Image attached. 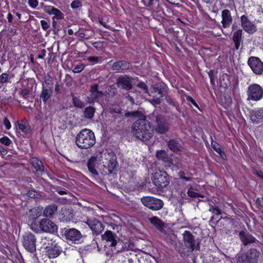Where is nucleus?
<instances>
[{"label": "nucleus", "instance_id": "nucleus-13", "mask_svg": "<svg viewBox=\"0 0 263 263\" xmlns=\"http://www.w3.org/2000/svg\"><path fill=\"white\" fill-rule=\"evenodd\" d=\"M82 236L80 232L76 229H71L67 232V243H79L81 241Z\"/></svg>", "mask_w": 263, "mask_h": 263}, {"label": "nucleus", "instance_id": "nucleus-3", "mask_svg": "<svg viewBox=\"0 0 263 263\" xmlns=\"http://www.w3.org/2000/svg\"><path fill=\"white\" fill-rule=\"evenodd\" d=\"M96 143L93 132L89 129L81 130L76 138V144L81 148L87 149L91 147Z\"/></svg>", "mask_w": 263, "mask_h": 263}, {"label": "nucleus", "instance_id": "nucleus-30", "mask_svg": "<svg viewBox=\"0 0 263 263\" xmlns=\"http://www.w3.org/2000/svg\"><path fill=\"white\" fill-rule=\"evenodd\" d=\"M57 210V206L52 204L47 206L43 212L44 216L46 217H51Z\"/></svg>", "mask_w": 263, "mask_h": 263}, {"label": "nucleus", "instance_id": "nucleus-48", "mask_svg": "<svg viewBox=\"0 0 263 263\" xmlns=\"http://www.w3.org/2000/svg\"><path fill=\"white\" fill-rule=\"evenodd\" d=\"M4 124L6 127V129H10L11 127V124L9 120L7 118H5L4 119Z\"/></svg>", "mask_w": 263, "mask_h": 263}, {"label": "nucleus", "instance_id": "nucleus-49", "mask_svg": "<svg viewBox=\"0 0 263 263\" xmlns=\"http://www.w3.org/2000/svg\"><path fill=\"white\" fill-rule=\"evenodd\" d=\"M89 62L93 63H98L99 62V58L97 57H90L87 58Z\"/></svg>", "mask_w": 263, "mask_h": 263}, {"label": "nucleus", "instance_id": "nucleus-20", "mask_svg": "<svg viewBox=\"0 0 263 263\" xmlns=\"http://www.w3.org/2000/svg\"><path fill=\"white\" fill-rule=\"evenodd\" d=\"M241 21L242 27L246 32L252 33L255 31L256 27L255 25L245 15L241 16Z\"/></svg>", "mask_w": 263, "mask_h": 263}, {"label": "nucleus", "instance_id": "nucleus-42", "mask_svg": "<svg viewBox=\"0 0 263 263\" xmlns=\"http://www.w3.org/2000/svg\"><path fill=\"white\" fill-rule=\"evenodd\" d=\"M187 195L191 197H197L200 196L199 194L195 192L192 188H190L188 190Z\"/></svg>", "mask_w": 263, "mask_h": 263}, {"label": "nucleus", "instance_id": "nucleus-26", "mask_svg": "<svg viewBox=\"0 0 263 263\" xmlns=\"http://www.w3.org/2000/svg\"><path fill=\"white\" fill-rule=\"evenodd\" d=\"M98 85H93L91 87V97L95 99H100L104 95L103 92L98 90Z\"/></svg>", "mask_w": 263, "mask_h": 263}, {"label": "nucleus", "instance_id": "nucleus-40", "mask_svg": "<svg viewBox=\"0 0 263 263\" xmlns=\"http://www.w3.org/2000/svg\"><path fill=\"white\" fill-rule=\"evenodd\" d=\"M0 142L7 146H8L11 144V140L7 137H4L1 138Z\"/></svg>", "mask_w": 263, "mask_h": 263}, {"label": "nucleus", "instance_id": "nucleus-32", "mask_svg": "<svg viewBox=\"0 0 263 263\" xmlns=\"http://www.w3.org/2000/svg\"><path fill=\"white\" fill-rule=\"evenodd\" d=\"M126 117L134 118H144L145 116L139 111H128L125 114Z\"/></svg>", "mask_w": 263, "mask_h": 263}, {"label": "nucleus", "instance_id": "nucleus-31", "mask_svg": "<svg viewBox=\"0 0 263 263\" xmlns=\"http://www.w3.org/2000/svg\"><path fill=\"white\" fill-rule=\"evenodd\" d=\"M52 93V91L51 89L46 88L44 87H43L41 97L44 103H46L47 101L50 98Z\"/></svg>", "mask_w": 263, "mask_h": 263}, {"label": "nucleus", "instance_id": "nucleus-28", "mask_svg": "<svg viewBox=\"0 0 263 263\" xmlns=\"http://www.w3.org/2000/svg\"><path fill=\"white\" fill-rule=\"evenodd\" d=\"M30 162L33 167L35 169L36 171L40 172H42L43 171L44 167L42 162L38 159L36 158H32L30 160Z\"/></svg>", "mask_w": 263, "mask_h": 263}, {"label": "nucleus", "instance_id": "nucleus-54", "mask_svg": "<svg viewBox=\"0 0 263 263\" xmlns=\"http://www.w3.org/2000/svg\"><path fill=\"white\" fill-rule=\"evenodd\" d=\"M187 100L191 101V102L196 107H198V106L197 105V104L196 103V102L195 101V100L194 99H193L191 97H189L187 98Z\"/></svg>", "mask_w": 263, "mask_h": 263}, {"label": "nucleus", "instance_id": "nucleus-63", "mask_svg": "<svg viewBox=\"0 0 263 263\" xmlns=\"http://www.w3.org/2000/svg\"><path fill=\"white\" fill-rule=\"evenodd\" d=\"M166 100H167V102L169 104H173V101L171 99H167Z\"/></svg>", "mask_w": 263, "mask_h": 263}, {"label": "nucleus", "instance_id": "nucleus-56", "mask_svg": "<svg viewBox=\"0 0 263 263\" xmlns=\"http://www.w3.org/2000/svg\"><path fill=\"white\" fill-rule=\"evenodd\" d=\"M29 90L27 89H24L22 90V95L24 96H26L28 94Z\"/></svg>", "mask_w": 263, "mask_h": 263}, {"label": "nucleus", "instance_id": "nucleus-15", "mask_svg": "<svg viewBox=\"0 0 263 263\" xmlns=\"http://www.w3.org/2000/svg\"><path fill=\"white\" fill-rule=\"evenodd\" d=\"M85 223L89 227L93 233L97 234L101 232L104 229L102 224L96 219H88Z\"/></svg>", "mask_w": 263, "mask_h": 263}, {"label": "nucleus", "instance_id": "nucleus-61", "mask_svg": "<svg viewBox=\"0 0 263 263\" xmlns=\"http://www.w3.org/2000/svg\"><path fill=\"white\" fill-rule=\"evenodd\" d=\"M168 3L171 4H174L177 2L178 0H166Z\"/></svg>", "mask_w": 263, "mask_h": 263}, {"label": "nucleus", "instance_id": "nucleus-41", "mask_svg": "<svg viewBox=\"0 0 263 263\" xmlns=\"http://www.w3.org/2000/svg\"><path fill=\"white\" fill-rule=\"evenodd\" d=\"M209 211L216 215H219L221 214V212L218 208L211 205L210 206Z\"/></svg>", "mask_w": 263, "mask_h": 263}, {"label": "nucleus", "instance_id": "nucleus-25", "mask_svg": "<svg viewBox=\"0 0 263 263\" xmlns=\"http://www.w3.org/2000/svg\"><path fill=\"white\" fill-rule=\"evenodd\" d=\"M239 235L241 241L245 245L255 241V238L251 235L246 234L243 232H240Z\"/></svg>", "mask_w": 263, "mask_h": 263}, {"label": "nucleus", "instance_id": "nucleus-55", "mask_svg": "<svg viewBox=\"0 0 263 263\" xmlns=\"http://www.w3.org/2000/svg\"><path fill=\"white\" fill-rule=\"evenodd\" d=\"M7 19H8V22L9 23H12V22L13 21V16H12V15L10 13H9L8 14Z\"/></svg>", "mask_w": 263, "mask_h": 263}, {"label": "nucleus", "instance_id": "nucleus-14", "mask_svg": "<svg viewBox=\"0 0 263 263\" xmlns=\"http://www.w3.org/2000/svg\"><path fill=\"white\" fill-rule=\"evenodd\" d=\"M156 157L157 159L160 160H162L165 163H167V166L171 167L172 169H176L178 167L175 163L174 162V161L170 159L167 155L166 153L163 150H159L156 152Z\"/></svg>", "mask_w": 263, "mask_h": 263}, {"label": "nucleus", "instance_id": "nucleus-57", "mask_svg": "<svg viewBox=\"0 0 263 263\" xmlns=\"http://www.w3.org/2000/svg\"><path fill=\"white\" fill-rule=\"evenodd\" d=\"M7 153V151L6 149L3 148L2 150H0V155L2 156H5Z\"/></svg>", "mask_w": 263, "mask_h": 263}, {"label": "nucleus", "instance_id": "nucleus-58", "mask_svg": "<svg viewBox=\"0 0 263 263\" xmlns=\"http://www.w3.org/2000/svg\"><path fill=\"white\" fill-rule=\"evenodd\" d=\"M256 202L260 204H261V203H263V196L261 198H258L256 199Z\"/></svg>", "mask_w": 263, "mask_h": 263}, {"label": "nucleus", "instance_id": "nucleus-8", "mask_svg": "<svg viewBox=\"0 0 263 263\" xmlns=\"http://www.w3.org/2000/svg\"><path fill=\"white\" fill-rule=\"evenodd\" d=\"M247 93L248 99L257 101L263 97V89L258 84H253L249 86Z\"/></svg>", "mask_w": 263, "mask_h": 263}, {"label": "nucleus", "instance_id": "nucleus-2", "mask_svg": "<svg viewBox=\"0 0 263 263\" xmlns=\"http://www.w3.org/2000/svg\"><path fill=\"white\" fill-rule=\"evenodd\" d=\"M152 125L146 120L145 117L137 119L132 127V133L136 138L146 141L152 136Z\"/></svg>", "mask_w": 263, "mask_h": 263}, {"label": "nucleus", "instance_id": "nucleus-53", "mask_svg": "<svg viewBox=\"0 0 263 263\" xmlns=\"http://www.w3.org/2000/svg\"><path fill=\"white\" fill-rule=\"evenodd\" d=\"M125 97L130 102L131 104H134L135 103L134 99L130 97L128 93L125 94Z\"/></svg>", "mask_w": 263, "mask_h": 263}, {"label": "nucleus", "instance_id": "nucleus-34", "mask_svg": "<svg viewBox=\"0 0 263 263\" xmlns=\"http://www.w3.org/2000/svg\"><path fill=\"white\" fill-rule=\"evenodd\" d=\"M212 146L213 148L220 155L222 159H225L226 158L224 152L221 149L219 144L216 143L212 142Z\"/></svg>", "mask_w": 263, "mask_h": 263}, {"label": "nucleus", "instance_id": "nucleus-18", "mask_svg": "<svg viewBox=\"0 0 263 263\" xmlns=\"http://www.w3.org/2000/svg\"><path fill=\"white\" fill-rule=\"evenodd\" d=\"M157 126L155 128L156 132L159 134H165L170 129L168 123L163 119L157 118Z\"/></svg>", "mask_w": 263, "mask_h": 263}, {"label": "nucleus", "instance_id": "nucleus-10", "mask_svg": "<svg viewBox=\"0 0 263 263\" xmlns=\"http://www.w3.org/2000/svg\"><path fill=\"white\" fill-rule=\"evenodd\" d=\"M248 64L255 74H261L262 73L263 63L258 58L255 57H250L248 60Z\"/></svg>", "mask_w": 263, "mask_h": 263}, {"label": "nucleus", "instance_id": "nucleus-39", "mask_svg": "<svg viewBox=\"0 0 263 263\" xmlns=\"http://www.w3.org/2000/svg\"><path fill=\"white\" fill-rule=\"evenodd\" d=\"M82 7V4L79 0H74L71 4V7L72 9H77Z\"/></svg>", "mask_w": 263, "mask_h": 263}, {"label": "nucleus", "instance_id": "nucleus-37", "mask_svg": "<svg viewBox=\"0 0 263 263\" xmlns=\"http://www.w3.org/2000/svg\"><path fill=\"white\" fill-rule=\"evenodd\" d=\"M30 212L33 216V218L36 219L40 217L42 215V210L38 209H32L30 211Z\"/></svg>", "mask_w": 263, "mask_h": 263}, {"label": "nucleus", "instance_id": "nucleus-46", "mask_svg": "<svg viewBox=\"0 0 263 263\" xmlns=\"http://www.w3.org/2000/svg\"><path fill=\"white\" fill-rule=\"evenodd\" d=\"M41 25L44 30H47L50 27L49 23L45 20L41 21Z\"/></svg>", "mask_w": 263, "mask_h": 263}, {"label": "nucleus", "instance_id": "nucleus-50", "mask_svg": "<svg viewBox=\"0 0 263 263\" xmlns=\"http://www.w3.org/2000/svg\"><path fill=\"white\" fill-rule=\"evenodd\" d=\"M92 45L93 46V47L97 49L98 50H99L101 48V47L102 46V44L101 42H96L93 43Z\"/></svg>", "mask_w": 263, "mask_h": 263}, {"label": "nucleus", "instance_id": "nucleus-29", "mask_svg": "<svg viewBox=\"0 0 263 263\" xmlns=\"http://www.w3.org/2000/svg\"><path fill=\"white\" fill-rule=\"evenodd\" d=\"M150 222L153 224L158 230L162 231L164 224L158 217L154 216L149 218Z\"/></svg>", "mask_w": 263, "mask_h": 263}, {"label": "nucleus", "instance_id": "nucleus-27", "mask_svg": "<svg viewBox=\"0 0 263 263\" xmlns=\"http://www.w3.org/2000/svg\"><path fill=\"white\" fill-rule=\"evenodd\" d=\"M241 36H242V30H238L235 32H234L233 36V40L235 43V46L236 49H238L241 41Z\"/></svg>", "mask_w": 263, "mask_h": 263}, {"label": "nucleus", "instance_id": "nucleus-45", "mask_svg": "<svg viewBox=\"0 0 263 263\" xmlns=\"http://www.w3.org/2000/svg\"><path fill=\"white\" fill-rule=\"evenodd\" d=\"M84 68V65L83 64H80L77 66H76L73 69V72L74 73H79L81 72Z\"/></svg>", "mask_w": 263, "mask_h": 263}, {"label": "nucleus", "instance_id": "nucleus-11", "mask_svg": "<svg viewBox=\"0 0 263 263\" xmlns=\"http://www.w3.org/2000/svg\"><path fill=\"white\" fill-rule=\"evenodd\" d=\"M163 89L161 87L154 86L149 96L152 97L150 102L153 104H158L160 103V99L164 95Z\"/></svg>", "mask_w": 263, "mask_h": 263}, {"label": "nucleus", "instance_id": "nucleus-16", "mask_svg": "<svg viewBox=\"0 0 263 263\" xmlns=\"http://www.w3.org/2000/svg\"><path fill=\"white\" fill-rule=\"evenodd\" d=\"M45 249H46V254L49 258H54L60 254L59 247L52 241L48 245L46 246Z\"/></svg>", "mask_w": 263, "mask_h": 263}, {"label": "nucleus", "instance_id": "nucleus-52", "mask_svg": "<svg viewBox=\"0 0 263 263\" xmlns=\"http://www.w3.org/2000/svg\"><path fill=\"white\" fill-rule=\"evenodd\" d=\"M27 195L30 198H34L36 195V192L33 190L29 191L27 192Z\"/></svg>", "mask_w": 263, "mask_h": 263}, {"label": "nucleus", "instance_id": "nucleus-59", "mask_svg": "<svg viewBox=\"0 0 263 263\" xmlns=\"http://www.w3.org/2000/svg\"><path fill=\"white\" fill-rule=\"evenodd\" d=\"M176 239V236L175 235H173L172 236H171V240H172V245H175V243H174V242L175 241V240Z\"/></svg>", "mask_w": 263, "mask_h": 263}, {"label": "nucleus", "instance_id": "nucleus-36", "mask_svg": "<svg viewBox=\"0 0 263 263\" xmlns=\"http://www.w3.org/2000/svg\"><path fill=\"white\" fill-rule=\"evenodd\" d=\"M19 129L23 133H26L29 130L27 123L21 122L18 123Z\"/></svg>", "mask_w": 263, "mask_h": 263}, {"label": "nucleus", "instance_id": "nucleus-60", "mask_svg": "<svg viewBox=\"0 0 263 263\" xmlns=\"http://www.w3.org/2000/svg\"><path fill=\"white\" fill-rule=\"evenodd\" d=\"M256 175L258 176L263 178V172H262L257 171L256 172Z\"/></svg>", "mask_w": 263, "mask_h": 263}, {"label": "nucleus", "instance_id": "nucleus-7", "mask_svg": "<svg viewBox=\"0 0 263 263\" xmlns=\"http://www.w3.org/2000/svg\"><path fill=\"white\" fill-rule=\"evenodd\" d=\"M141 201L144 206L154 211L160 210L163 205L162 200L153 197H143L141 198Z\"/></svg>", "mask_w": 263, "mask_h": 263}, {"label": "nucleus", "instance_id": "nucleus-21", "mask_svg": "<svg viewBox=\"0 0 263 263\" xmlns=\"http://www.w3.org/2000/svg\"><path fill=\"white\" fill-rule=\"evenodd\" d=\"M221 23L224 28L229 27L232 22V17L230 11L228 10H224L221 12Z\"/></svg>", "mask_w": 263, "mask_h": 263}, {"label": "nucleus", "instance_id": "nucleus-35", "mask_svg": "<svg viewBox=\"0 0 263 263\" xmlns=\"http://www.w3.org/2000/svg\"><path fill=\"white\" fill-rule=\"evenodd\" d=\"M95 113V108L92 107H89L85 109L84 111V116L88 119H91L93 117Z\"/></svg>", "mask_w": 263, "mask_h": 263}, {"label": "nucleus", "instance_id": "nucleus-51", "mask_svg": "<svg viewBox=\"0 0 263 263\" xmlns=\"http://www.w3.org/2000/svg\"><path fill=\"white\" fill-rule=\"evenodd\" d=\"M144 5L146 6L151 7L153 5L154 0H142Z\"/></svg>", "mask_w": 263, "mask_h": 263}, {"label": "nucleus", "instance_id": "nucleus-12", "mask_svg": "<svg viewBox=\"0 0 263 263\" xmlns=\"http://www.w3.org/2000/svg\"><path fill=\"white\" fill-rule=\"evenodd\" d=\"M260 253L257 250L252 249L241 256L242 263L255 262L258 259Z\"/></svg>", "mask_w": 263, "mask_h": 263}, {"label": "nucleus", "instance_id": "nucleus-1", "mask_svg": "<svg viewBox=\"0 0 263 263\" xmlns=\"http://www.w3.org/2000/svg\"><path fill=\"white\" fill-rule=\"evenodd\" d=\"M116 165L117 161L114 154L107 151L91 157L87 162L88 170L94 176L98 175V171L103 175L110 174Z\"/></svg>", "mask_w": 263, "mask_h": 263}, {"label": "nucleus", "instance_id": "nucleus-24", "mask_svg": "<svg viewBox=\"0 0 263 263\" xmlns=\"http://www.w3.org/2000/svg\"><path fill=\"white\" fill-rule=\"evenodd\" d=\"M130 64L125 61L116 62L112 65L111 68L114 70L119 71L129 69Z\"/></svg>", "mask_w": 263, "mask_h": 263}, {"label": "nucleus", "instance_id": "nucleus-23", "mask_svg": "<svg viewBox=\"0 0 263 263\" xmlns=\"http://www.w3.org/2000/svg\"><path fill=\"white\" fill-rule=\"evenodd\" d=\"M44 11L49 14L54 15V18L60 20L63 18L64 15L58 9L51 6H45L44 8Z\"/></svg>", "mask_w": 263, "mask_h": 263}, {"label": "nucleus", "instance_id": "nucleus-38", "mask_svg": "<svg viewBox=\"0 0 263 263\" xmlns=\"http://www.w3.org/2000/svg\"><path fill=\"white\" fill-rule=\"evenodd\" d=\"M137 87L141 88L144 93L149 94L147 86L143 82H140L137 84Z\"/></svg>", "mask_w": 263, "mask_h": 263}, {"label": "nucleus", "instance_id": "nucleus-19", "mask_svg": "<svg viewBox=\"0 0 263 263\" xmlns=\"http://www.w3.org/2000/svg\"><path fill=\"white\" fill-rule=\"evenodd\" d=\"M117 84L118 87L130 90L132 88L131 79L127 76L120 77L117 79Z\"/></svg>", "mask_w": 263, "mask_h": 263}, {"label": "nucleus", "instance_id": "nucleus-33", "mask_svg": "<svg viewBox=\"0 0 263 263\" xmlns=\"http://www.w3.org/2000/svg\"><path fill=\"white\" fill-rule=\"evenodd\" d=\"M168 146L172 151L177 152L180 150V146L175 140L172 139L168 141Z\"/></svg>", "mask_w": 263, "mask_h": 263}, {"label": "nucleus", "instance_id": "nucleus-5", "mask_svg": "<svg viewBox=\"0 0 263 263\" xmlns=\"http://www.w3.org/2000/svg\"><path fill=\"white\" fill-rule=\"evenodd\" d=\"M152 180L153 184L158 187H166L169 183L168 175L164 171L157 170L152 176Z\"/></svg>", "mask_w": 263, "mask_h": 263}, {"label": "nucleus", "instance_id": "nucleus-22", "mask_svg": "<svg viewBox=\"0 0 263 263\" xmlns=\"http://www.w3.org/2000/svg\"><path fill=\"white\" fill-rule=\"evenodd\" d=\"M250 119L253 123H260L263 121V109L252 110L251 112Z\"/></svg>", "mask_w": 263, "mask_h": 263}, {"label": "nucleus", "instance_id": "nucleus-43", "mask_svg": "<svg viewBox=\"0 0 263 263\" xmlns=\"http://www.w3.org/2000/svg\"><path fill=\"white\" fill-rule=\"evenodd\" d=\"M73 103L74 106L79 108H82L83 106V103L77 98H73Z\"/></svg>", "mask_w": 263, "mask_h": 263}, {"label": "nucleus", "instance_id": "nucleus-64", "mask_svg": "<svg viewBox=\"0 0 263 263\" xmlns=\"http://www.w3.org/2000/svg\"><path fill=\"white\" fill-rule=\"evenodd\" d=\"M59 90H60L59 87L58 85H57L55 87V90L58 92H59Z\"/></svg>", "mask_w": 263, "mask_h": 263}, {"label": "nucleus", "instance_id": "nucleus-17", "mask_svg": "<svg viewBox=\"0 0 263 263\" xmlns=\"http://www.w3.org/2000/svg\"><path fill=\"white\" fill-rule=\"evenodd\" d=\"M183 243L186 248L192 251L195 249V240L193 235L188 231H185L183 233Z\"/></svg>", "mask_w": 263, "mask_h": 263}, {"label": "nucleus", "instance_id": "nucleus-44", "mask_svg": "<svg viewBox=\"0 0 263 263\" xmlns=\"http://www.w3.org/2000/svg\"><path fill=\"white\" fill-rule=\"evenodd\" d=\"M9 77L8 74L6 73H3L0 76V83H4L7 82Z\"/></svg>", "mask_w": 263, "mask_h": 263}, {"label": "nucleus", "instance_id": "nucleus-47", "mask_svg": "<svg viewBox=\"0 0 263 263\" xmlns=\"http://www.w3.org/2000/svg\"><path fill=\"white\" fill-rule=\"evenodd\" d=\"M37 0H28V4L32 8H35L38 6Z\"/></svg>", "mask_w": 263, "mask_h": 263}, {"label": "nucleus", "instance_id": "nucleus-9", "mask_svg": "<svg viewBox=\"0 0 263 263\" xmlns=\"http://www.w3.org/2000/svg\"><path fill=\"white\" fill-rule=\"evenodd\" d=\"M35 238L31 233H27L23 236V244L24 248L30 252L36 250Z\"/></svg>", "mask_w": 263, "mask_h": 263}, {"label": "nucleus", "instance_id": "nucleus-4", "mask_svg": "<svg viewBox=\"0 0 263 263\" xmlns=\"http://www.w3.org/2000/svg\"><path fill=\"white\" fill-rule=\"evenodd\" d=\"M31 229L36 233L44 232L53 234L57 232L58 226L52 221L49 219H42L38 225L32 224Z\"/></svg>", "mask_w": 263, "mask_h": 263}, {"label": "nucleus", "instance_id": "nucleus-6", "mask_svg": "<svg viewBox=\"0 0 263 263\" xmlns=\"http://www.w3.org/2000/svg\"><path fill=\"white\" fill-rule=\"evenodd\" d=\"M102 239L107 242H110V246L116 247V249L118 252H121L125 249L126 245L121 241L117 242L116 240V235L110 231H106L104 234L102 235Z\"/></svg>", "mask_w": 263, "mask_h": 263}, {"label": "nucleus", "instance_id": "nucleus-62", "mask_svg": "<svg viewBox=\"0 0 263 263\" xmlns=\"http://www.w3.org/2000/svg\"><path fill=\"white\" fill-rule=\"evenodd\" d=\"M205 3L208 4V3H212L214 0H203Z\"/></svg>", "mask_w": 263, "mask_h": 263}]
</instances>
